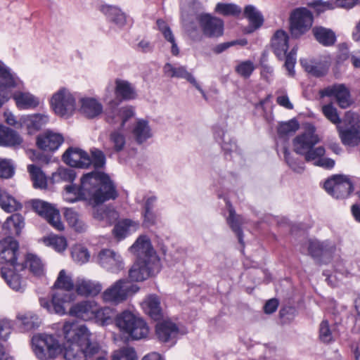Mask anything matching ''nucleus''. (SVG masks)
I'll return each mask as SVG.
<instances>
[{"label":"nucleus","mask_w":360,"mask_h":360,"mask_svg":"<svg viewBox=\"0 0 360 360\" xmlns=\"http://www.w3.org/2000/svg\"><path fill=\"white\" fill-rule=\"evenodd\" d=\"M117 196L110 177L100 172L87 173L81 179L79 187L68 185L65 188L64 199L69 202L85 200L91 205H96Z\"/></svg>","instance_id":"1"},{"label":"nucleus","mask_w":360,"mask_h":360,"mask_svg":"<svg viewBox=\"0 0 360 360\" xmlns=\"http://www.w3.org/2000/svg\"><path fill=\"white\" fill-rule=\"evenodd\" d=\"M181 22L186 32L194 41H201L203 37L214 38L223 34V21L202 12V4L196 0L181 8Z\"/></svg>","instance_id":"2"},{"label":"nucleus","mask_w":360,"mask_h":360,"mask_svg":"<svg viewBox=\"0 0 360 360\" xmlns=\"http://www.w3.org/2000/svg\"><path fill=\"white\" fill-rule=\"evenodd\" d=\"M63 334L65 340L63 353L65 360H87L100 354L101 347L98 343L90 340L91 333L86 326L65 321Z\"/></svg>","instance_id":"3"},{"label":"nucleus","mask_w":360,"mask_h":360,"mask_svg":"<svg viewBox=\"0 0 360 360\" xmlns=\"http://www.w3.org/2000/svg\"><path fill=\"white\" fill-rule=\"evenodd\" d=\"M104 101L108 105L105 111L106 122L119 126V129L110 134L109 140L114 150L120 152L124 150L127 142L126 136L122 130L126 129L129 121L134 117L135 110L130 105L117 108L118 103L112 99L108 100L107 94L104 97Z\"/></svg>","instance_id":"4"},{"label":"nucleus","mask_w":360,"mask_h":360,"mask_svg":"<svg viewBox=\"0 0 360 360\" xmlns=\"http://www.w3.org/2000/svg\"><path fill=\"white\" fill-rule=\"evenodd\" d=\"M115 323L120 331L132 340L146 338L150 332L146 321L129 310L123 311L115 318Z\"/></svg>","instance_id":"5"},{"label":"nucleus","mask_w":360,"mask_h":360,"mask_svg":"<svg viewBox=\"0 0 360 360\" xmlns=\"http://www.w3.org/2000/svg\"><path fill=\"white\" fill-rule=\"evenodd\" d=\"M49 104L56 115L68 119L77 110L76 93L66 86H61L51 95Z\"/></svg>","instance_id":"6"},{"label":"nucleus","mask_w":360,"mask_h":360,"mask_svg":"<svg viewBox=\"0 0 360 360\" xmlns=\"http://www.w3.org/2000/svg\"><path fill=\"white\" fill-rule=\"evenodd\" d=\"M289 35L287 32L283 30H278L274 34L271 46L274 54L279 58L283 59L285 57V68L288 71L289 76L295 75V65L296 63L297 51L292 49L288 54L287 51L289 48Z\"/></svg>","instance_id":"7"},{"label":"nucleus","mask_w":360,"mask_h":360,"mask_svg":"<svg viewBox=\"0 0 360 360\" xmlns=\"http://www.w3.org/2000/svg\"><path fill=\"white\" fill-rule=\"evenodd\" d=\"M32 351L39 360L56 358L61 352L60 344L53 335L39 333L32 337Z\"/></svg>","instance_id":"8"},{"label":"nucleus","mask_w":360,"mask_h":360,"mask_svg":"<svg viewBox=\"0 0 360 360\" xmlns=\"http://www.w3.org/2000/svg\"><path fill=\"white\" fill-rule=\"evenodd\" d=\"M314 22L313 13L305 7L293 9L288 18V30L291 37L300 38L308 32Z\"/></svg>","instance_id":"9"},{"label":"nucleus","mask_w":360,"mask_h":360,"mask_svg":"<svg viewBox=\"0 0 360 360\" xmlns=\"http://www.w3.org/2000/svg\"><path fill=\"white\" fill-rule=\"evenodd\" d=\"M356 114L345 113L342 124L337 126L342 143L347 146H355L360 142V126Z\"/></svg>","instance_id":"10"},{"label":"nucleus","mask_w":360,"mask_h":360,"mask_svg":"<svg viewBox=\"0 0 360 360\" xmlns=\"http://www.w3.org/2000/svg\"><path fill=\"white\" fill-rule=\"evenodd\" d=\"M139 288L129 281L120 279L108 288L101 295L104 302L115 304L126 300L128 296L135 293Z\"/></svg>","instance_id":"11"},{"label":"nucleus","mask_w":360,"mask_h":360,"mask_svg":"<svg viewBox=\"0 0 360 360\" xmlns=\"http://www.w3.org/2000/svg\"><path fill=\"white\" fill-rule=\"evenodd\" d=\"M293 150L307 161L315 160V128L308 124L306 130L292 140Z\"/></svg>","instance_id":"12"},{"label":"nucleus","mask_w":360,"mask_h":360,"mask_svg":"<svg viewBox=\"0 0 360 360\" xmlns=\"http://www.w3.org/2000/svg\"><path fill=\"white\" fill-rule=\"evenodd\" d=\"M18 243L12 236H6L0 240V264L15 270H23L24 264L18 263Z\"/></svg>","instance_id":"13"},{"label":"nucleus","mask_w":360,"mask_h":360,"mask_svg":"<svg viewBox=\"0 0 360 360\" xmlns=\"http://www.w3.org/2000/svg\"><path fill=\"white\" fill-rule=\"evenodd\" d=\"M323 188L337 199L347 198L354 190L350 178L344 174L333 175L328 178L323 184Z\"/></svg>","instance_id":"14"},{"label":"nucleus","mask_w":360,"mask_h":360,"mask_svg":"<svg viewBox=\"0 0 360 360\" xmlns=\"http://www.w3.org/2000/svg\"><path fill=\"white\" fill-rule=\"evenodd\" d=\"M129 250L137 257V260L149 264L160 266V259L153 249L150 240L146 235L140 236Z\"/></svg>","instance_id":"15"},{"label":"nucleus","mask_w":360,"mask_h":360,"mask_svg":"<svg viewBox=\"0 0 360 360\" xmlns=\"http://www.w3.org/2000/svg\"><path fill=\"white\" fill-rule=\"evenodd\" d=\"M31 204L32 209L54 229L58 231L64 230L65 227L61 221L60 212L53 205L39 199L32 200Z\"/></svg>","instance_id":"16"},{"label":"nucleus","mask_w":360,"mask_h":360,"mask_svg":"<svg viewBox=\"0 0 360 360\" xmlns=\"http://www.w3.org/2000/svg\"><path fill=\"white\" fill-rule=\"evenodd\" d=\"M74 300L75 295L72 292L58 290L52 295L51 300L41 298L39 303L41 307L46 309L49 313L63 316L68 314L65 304L70 302Z\"/></svg>","instance_id":"17"},{"label":"nucleus","mask_w":360,"mask_h":360,"mask_svg":"<svg viewBox=\"0 0 360 360\" xmlns=\"http://www.w3.org/2000/svg\"><path fill=\"white\" fill-rule=\"evenodd\" d=\"M96 262L101 267L112 273H118L124 269L121 255L110 249L101 250L96 257Z\"/></svg>","instance_id":"18"},{"label":"nucleus","mask_w":360,"mask_h":360,"mask_svg":"<svg viewBox=\"0 0 360 360\" xmlns=\"http://www.w3.org/2000/svg\"><path fill=\"white\" fill-rule=\"evenodd\" d=\"M163 72L167 77L186 79L201 94L205 100H207V96L205 92L202 89L201 86L198 82L195 77L192 75V73L187 70L185 66L172 65L169 63H167L163 67Z\"/></svg>","instance_id":"19"},{"label":"nucleus","mask_w":360,"mask_h":360,"mask_svg":"<svg viewBox=\"0 0 360 360\" xmlns=\"http://www.w3.org/2000/svg\"><path fill=\"white\" fill-rule=\"evenodd\" d=\"M321 97L334 96L341 108H347L353 103L349 89L343 84L329 86L319 91Z\"/></svg>","instance_id":"20"},{"label":"nucleus","mask_w":360,"mask_h":360,"mask_svg":"<svg viewBox=\"0 0 360 360\" xmlns=\"http://www.w3.org/2000/svg\"><path fill=\"white\" fill-rule=\"evenodd\" d=\"M64 162L72 167L86 168L91 165L90 156L81 149L68 148L63 155Z\"/></svg>","instance_id":"21"},{"label":"nucleus","mask_w":360,"mask_h":360,"mask_svg":"<svg viewBox=\"0 0 360 360\" xmlns=\"http://www.w3.org/2000/svg\"><path fill=\"white\" fill-rule=\"evenodd\" d=\"M96 302L94 300H82L72 305L68 314L71 316L88 321L94 319Z\"/></svg>","instance_id":"22"},{"label":"nucleus","mask_w":360,"mask_h":360,"mask_svg":"<svg viewBox=\"0 0 360 360\" xmlns=\"http://www.w3.org/2000/svg\"><path fill=\"white\" fill-rule=\"evenodd\" d=\"M49 121L46 114L36 113L22 116L19 120L20 127H25L28 134H32L40 130Z\"/></svg>","instance_id":"23"},{"label":"nucleus","mask_w":360,"mask_h":360,"mask_svg":"<svg viewBox=\"0 0 360 360\" xmlns=\"http://www.w3.org/2000/svg\"><path fill=\"white\" fill-rule=\"evenodd\" d=\"M160 266L149 264L147 262L136 261L129 271V276L134 281H141L160 270Z\"/></svg>","instance_id":"24"},{"label":"nucleus","mask_w":360,"mask_h":360,"mask_svg":"<svg viewBox=\"0 0 360 360\" xmlns=\"http://www.w3.org/2000/svg\"><path fill=\"white\" fill-rule=\"evenodd\" d=\"M62 134L52 131H46L37 137V144L39 148L46 151H54L63 143Z\"/></svg>","instance_id":"25"},{"label":"nucleus","mask_w":360,"mask_h":360,"mask_svg":"<svg viewBox=\"0 0 360 360\" xmlns=\"http://www.w3.org/2000/svg\"><path fill=\"white\" fill-rule=\"evenodd\" d=\"M179 334V328L172 321L167 319L158 322L155 326V335L163 342L173 341Z\"/></svg>","instance_id":"26"},{"label":"nucleus","mask_w":360,"mask_h":360,"mask_svg":"<svg viewBox=\"0 0 360 360\" xmlns=\"http://www.w3.org/2000/svg\"><path fill=\"white\" fill-rule=\"evenodd\" d=\"M79 111L86 117L92 119L102 114L103 107L102 103L93 97H82L79 100Z\"/></svg>","instance_id":"27"},{"label":"nucleus","mask_w":360,"mask_h":360,"mask_svg":"<svg viewBox=\"0 0 360 360\" xmlns=\"http://www.w3.org/2000/svg\"><path fill=\"white\" fill-rule=\"evenodd\" d=\"M18 271L19 270H15L11 266L7 267L3 266L1 268V274L11 289L17 292H22L25 290L26 283L21 276L15 272Z\"/></svg>","instance_id":"28"},{"label":"nucleus","mask_w":360,"mask_h":360,"mask_svg":"<svg viewBox=\"0 0 360 360\" xmlns=\"http://www.w3.org/2000/svg\"><path fill=\"white\" fill-rule=\"evenodd\" d=\"M102 285L97 281L79 277L75 281V290L82 296H96L102 290Z\"/></svg>","instance_id":"29"},{"label":"nucleus","mask_w":360,"mask_h":360,"mask_svg":"<svg viewBox=\"0 0 360 360\" xmlns=\"http://www.w3.org/2000/svg\"><path fill=\"white\" fill-rule=\"evenodd\" d=\"M13 99L20 110H33L40 105L39 98L29 91H16Z\"/></svg>","instance_id":"30"},{"label":"nucleus","mask_w":360,"mask_h":360,"mask_svg":"<svg viewBox=\"0 0 360 360\" xmlns=\"http://www.w3.org/2000/svg\"><path fill=\"white\" fill-rule=\"evenodd\" d=\"M22 143L20 134L8 127L0 124V146L15 147Z\"/></svg>","instance_id":"31"},{"label":"nucleus","mask_w":360,"mask_h":360,"mask_svg":"<svg viewBox=\"0 0 360 360\" xmlns=\"http://www.w3.org/2000/svg\"><path fill=\"white\" fill-rule=\"evenodd\" d=\"M24 227V219L20 214H14L7 218L3 224L4 234L7 236L19 235Z\"/></svg>","instance_id":"32"},{"label":"nucleus","mask_w":360,"mask_h":360,"mask_svg":"<svg viewBox=\"0 0 360 360\" xmlns=\"http://www.w3.org/2000/svg\"><path fill=\"white\" fill-rule=\"evenodd\" d=\"M131 134L136 141L142 143L153 135L148 122L143 119H139L134 123Z\"/></svg>","instance_id":"33"},{"label":"nucleus","mask_w":360,"mask_h":360,"mask_svg":"<svg viewBox=\"0 0 360 360\" xmlns=\"http://www.w3.org/2000/svg\"><path fill=\"white\" fill-rule=\"evenodd\" d=\"M115 84V93L117 98L126 101L136 98L135 89L128 81L117 79Z\"/></svg>","instance_id":"34"},{"label":"nucleus","mask_w":360,"mask_h":360,"mask_svg":"<svg viewBox=\"0 0 360 360\" xmlns=\"http://www.w3.org/2000/svg\"><path fill=\"white\" fill-rule=\"evenodd\" d=\"M101 11L110 21L117 27H122L126 25L127 16L118 7L105 5L101 7Z\"/></svg>","instance_id":"35"},{"label":"nucleus","mask_w":360,"mask_h":360,"mask_svg":"<svg viewBox=\"0 0 360 360\" xmlns=\"http://www.w3.org/2000/svg\"><path fill=\"white\" fill-rule=\"evenodd\" d=\"M143 309L152 319L158 320L162 317V308L158 297L151 295L143 302Z\"/></svg>","instance_id":"36"},{"label":"nucleus","mask_w":360,"mask_h":360,"mask_svg":"<svg viewBox=\"0 0 360 360\" xmlns=\"http://www.w3.org/2000/svg\"><path fill=\"white\" fill-rule=\"evenodd\" d=\"M214 138L219 142L221 143L223 150L229 153H238V148L234 139L226 135L224 129L216 127L214 131Z\"/></svg>","instance_id":"37"},{"label":"nucleus","mask_w":360,"mask_h":360,"mask_svg":"<svg viewBox=\"0 0 360 360\" xmlns=\"http://www.w3.org/2000/svg\"><path fill=\"white\" fill-rule=\"evenodd\" d=\"M97 205H93L95 207L93 214L96 219L111 224L118 219L119 214L113 208L106 206L96 207Z\"/></svg>","instance_id":"38"},{"label":"nucleus","mask_w":360,"mask_h":360,"mask_svg":"<svg viewBox=\"0 0 360 360\" xmlns=\"http://www.w3.org/2000/svg\"><path fill=\"white\" fill-rule=\"evenodd\" d=\"M96 309L94 311V319L91 321L101 326L109 325L112 322L114 311L112 308L108 307H101L96 302Z\"/></svg>","instance_id":"39"},{"label":"nucleus","mask_w":360,"mask_h":360,"mask_svg":"<svg viewBox=\"0 0 360 360\" xmlns=\"http://www.w3.org/2000/svg\"><path fill=\"white\" fill-rule=\"evenodd\" d=\"M244 15L250 22V30L248 32H252L254 30L260 27L264 22V18L262 13L252 5H248L245 8Z\"/></svg>","instance_id":"40"},{"label":"nucleus","mask_w":360,"mask_h":360,"mask_svg":"<svg viewBox=\"0 0 360 360\" xmlns=\"http://www.w3.org/2000/svg\"><path fill=\"white\" fill-rule=\"evenodd\" d=\"M139 224L131 219H124L118 222L114 227L113 233L115 236L119 239L124 238L130 232L137 230Z\"/></svg>","instance_id":"41"},{"label":"nucleus","mask_w":360,"mask_h":360,"mask_svg":"<svg viewBox=\"0 0 360 360\" xmlns=\"http://www.w3.org/2000/svg\"><path fill=\"white\" fill-rule=\"evenodd\" d=\"M24 269L28 268L30 271L35 276L40 277L44 274V264L37 255L27 254L25 258Z\"/></svg>","instance_id":"42"},{"label":"nucleus","mask_w":360,"mask_h":360,"mask_svg":"<svg viewBox=\"0 0 360 360\" xmlns=\"http://www.w3.org/2000/svg\"><path fill=\"white\" fill-rule=\"evenodd\" d=\"M226 220L232 231L237 235L239 242L243 243L240 226L245 223V219L240 215L236 214L235 210L229 206V216Z\"/></svg>","instance_id":"43"},{"label":"nucleus","mask_w":360,"mask_h":360,"mask_svg":"<svg viewBox=\"0 0 360 360\" xmlns=\"http://www.w3.org/2000/svg\"><path fill=\"white\" fill-rule=\"evenodd\" d=\"M158 30L161 32L165 39L172 44V53L174 56H177L179 53V49L175 41L174 36L168 25L162 19H158L156 22Z\"/></svg>","instance_id":"44"},{"label":"nucleus","mask_w":360,"mask_h":360,"mask_svg":"<svg viewBox=\"0 0 360 360\" xmlns=\"http://www.w3.org/2000/svg\"><path fill=\"white\" fill-rule=\"evenodd\" d=\"M316 41L325 46H330L335 43L336 35L331 29L316 26Z\"/></svg>","instance_id":"45"},{"label":"nucleus","mask_w":360,"mask_h":360,"mask_svg":"<svg viewBox=\"0 0 360 360\" xmlns=\"http://www.w3.org/2000/svg\"><path fill=\"white\" fill-rule=\"evenodd\" d=\"M64 214L69 225L76 231L81 233L86 231V224L75 210L71 208H66Z\"/></svg>","instance_id":"46"},{"label":"nucleus","mask_w":360,"mask_h":360,"mask_svg":"<svg viewBox=\"0 0 360 360\" xmlns=\"http://www.w3.org/2000/svg\"><path fill=\"white\" fill-rule=\"evenodd\" d=\"M53 287L60 291L70 292L74 288H75V284H74L70 275H68L66 271L63 269L59 272Z\"/></svg>","instance_id":"47"},{"label":"nucleus","mask_w":360,"mask_h":360,"mask_svg":"<svg viewBox=\"0 0 360 360\" xmlns=\"http://www.w3.org/2000/svg\"><path fill=\"white\" fill-rule=\"evenodd\" d=\"M43 243L51 247L58 252H63L68 247V243L65 238L57 235H49L41 238Z\"/></svg>","instance_id":"48"},{"label":"nucleus","mask_w":360,"mask_h":360,"mask_svg":"<svg viewBox=\"0 0 360 360\" xmlns=\"http://www.w3.org/2000/svg\"><path fill=\"white\" fill-rule=\"evenodd\" d=\"M27 170L35 188H45L46 187V176L39 167L34 165H30L27 166Z\"/></svg>","instance_id":"49"},{"label":"nucleus","mask_w":360,"mask_h":360,"mask_svg":"<svg viewBox=\"0 0 360 360\" xmlns=\"http://www.w3.org/2000/svg\"><path fill=\"white\" fill-rule=\"evenodd\" d=\"M71 255L72 259L79 264L86 263L90 258V253L87 248L82 245H74L72 248Z\"/></svg>","instance_id":"50"},{"label":"nucleus","mask_w":360,"mask_h":360,"mask_svg":"<svg viewBox=\"0 0 360 360\" xmlns=\"http://www.w3.org/2000/svg\"><path fill=\"white\" fill-rule=\"evenodd\" d=\"M17 319L21 321L27 330L37 328L41 323L39 316L30 311L18 314Z\"/></svg>","instance_id":"51"},{"label":"nucleus","mask_w":360,"mask_h":360,"mask_svg":"<svg viewBox=\"0 0 360 360\" xmlns=\"http://www.w3.org/2000/svg\"><path fill=\"white\" fill-rule=\"evenodd\" d=\"M0 206L7 212H11L20 208V205L10 195L0 191Z\"/></svg>","instance_id":"52"},{"label":"nucleus","mask_w":360,"mask_h":360,"mask_svg":"<svg viewBox=\"0 0 360 360\" xmlns=\"http://www.w3.org/2000/svg\"><path fill=\"white\" fill-rule=\"evenodd\" d=\"M255 69L253 62L249 60L239 61L235 66L236 72L245 79L250 77Z\"/></svg>","instance_id":"53"},{"label":"nucleus","mask_w":360,"mask_h":360,"mask_svg":"<svg viewBox=\"0 0 360 360\" xmlns=\"http://www.w3.org/2000/svg\"><path fill=\"white\" fill-rule=\"evenodd\" d=\"M15 77L11 70L0 60V84L7 86H13Z\"/></svg>","instance_id":"54"},{"label":"nucleus","mask_w":360,"mask_h":360,"mask_svg":"<svg viewBox=\"0 0 360 360\" xmlns=\"http://www.w3.org/2000/svg\"><path fill=\"white\" fill-rule=\"evenodd\" d=\"M215 11L223 15H238L241 13V9L233 4L218 3Z\"/></svg>","instance_id":"55"},{"label":"nucleus","mask_w":360,"mask_h":360,"mask_svg":"<svg viewBox=\"0 0 360 360\" xmlns=\"http://www.w3.org/2000/svg\"><path fill=\"white\" fill-rule=\"evenodd\" d=\"M334 329H332L327 320H323L319 326V340L324 343H329L334 340Z\"/></svg>","instance_id":"56"},{"label":"nucleus","mask_w":360,"mask_h":360,"mask_svg":"<svg viewBox=\"0 0 360 360\" xmlns=\"http://www.w3.org/2000/svg\"><path fill=\"white\" fill-rule=\"evenodd\" d=\"M76 174L72 169L60 167L53 173V178L55 181L72 182L75 180Z\"/></svg>","instance_id":"57"},{"label":"nucleus","mask_w":360,"mask_h":360,"mask_svg":"<svg viewBox=\"0 0 360 360\" xmlns=\"http://www.w3.org/2000/svg\"><path fill=\"white\" fill-rule=\"evenodd\" d=\"M322 112L328 120L332 123L337 124V126L342 124V122L338 114L337 109L332 104L323 105L322 107Z\"/></svg>","instance_id":"58"},{"label":"nucleus","mask_w":360,"mask_h":360,"mask_svg":"<svg viewBox=\"0 0 360 360\" xmlns=\"http://www.w3.org/2000/svg\"><path fill=\"white\" fill-rule=\"evenodd\" d=\"M112 360H137V356L132 347H124L115 352Z\"/></svg>","instance_id":"59"},{"label":"nucleus","mask_w":360,"mask_h":360,"mask_svg":"<svg viewBox=\"0 0 360 360\" xmlns=\"http://www.w3.org/2000/svg\"><path fill=\"white\" fill-rule=\"evenodd\" d=\"M14 165L10 159L0 158V177L11 178L14 174Z\"/></svg>","instance_id":"60"},{"label":"nucleus","mask_w":360,"mask_h":360,"mask_svg":"<svg viewBox=\"0 0 360 360\" xmlns=\"http://www.w3.org/2000/svg\"><path fill=\"white\" fill-rule=\"evenodd\" d=\"M300 127L299 123L295 120H291L287 122L280 124L278 133L281 136H286L295 133Z\"/></svg>","instance_id":"61"},{"label":"nucleus","mask_w":360,"mask_h":360,"mask_svg":"<svg viewBox=\"0 0 360 360\" xmlns=\"http://www.w3.org/2000/svg\"><path fill=\"white\" fill-rule=\"evenodd\" d=\"M333 247H324L323 244L316 246V259L323 263H328L331 260L333 252Z\"/></svg>","instance_id":"62"},{"label":"nucleus","mask_w":360,"mask_h":360,"mask_svg":"<svg viewBox=\"0 0 360 360\" xmlns=\"http://www.w3.org/2000/svg\"><path fill=\"white\" fill-rule=\"evenodd\" d=\"M91 164H93L95 168H101L105 163V157L103 153L99 150L94 149L91 151Z\"/></svg>","instance_id":"63"},{"label":"nucleus","mask_w":360,"mask_h":360,"mask_svg":"<svg viewBox=\"0 0 360 360\" xmlns=\"http://www.w3.org/2000/svg\"><path fill=\"white\" fill-rule=\"evenodd\" d=\"M12 323L8 319H0V340H6L11 333Z\"/></svg>","instance_id":"64"}]
</instances>
